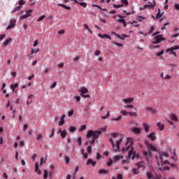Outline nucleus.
Instances as JSON below:
<instances>
[{
  "label": "nucleus",
  "instance_id": "obj_26",
  "mask_svg": "<svg viewBox=\"0 0 179 179\" xmlns=\"http://www.w3.org/2000/svg\"><path fill=\"white\" fill-rule=\"evenodd\" d=\"M99 174H108V171L104 169H101L98 171Z\"/></svg>",
  "mask_w": 179,
  "mask_h": 179
},
{
  "label": "nucleus",
  "instance_id": "obj_46",
  "mask_svg": "<svg viewBox=\"0 0 179 179\" xmlns=\"http://www.w3.org/2000/svg\"><path fill=\"white\" fill-rule=\"evenodd\" d=\"M122 116L119 115L117 117L112 119V121H120V120H122Z\"/></svg>",
  "mask_w": 179,
  "mask_h": 179
},
{
  "label": "nucleus",
  "instance_id": "obj_50",
  "mask_svg": "<svg viewBox=\"0 0 179 179\" xmlns=\"http://www.w3.org/2000/svg\"><path fill=\"white\" fill-rule=\"evenodd\" d=\"M77 142H78L79 146H81V145H82V137H78L77 138Z\"/></svg>",
  "mask_w": 179,
  "mask_h": 179
},
{
  "label": "nucleus",
  "instance_id": "obj_52",
  "mask_svg": "<svg viewBox=\"0 0 179 179\" xmlns=\"http://www.w3.org/2000/svg\"><path fill=\"white\" fill-rule=\"evenodd\" d=\"M120 114H122V115H128L129 112H127V110H122L120 111Z\"/></svg>",
  "mask_w": 179,
  "mask_h": 179
},
{
  "label": "nucleus",
  "instance_id": "obj_58",
  "mask_svg": "<svg viewBox=\"0 0 179 179\" xmlns=\"http://www.w3.org/2000/svg\"><path fill=\"white\" fill-rule=\"evenodd\" d=\"M107 166L110 167L113 164V160L111 159H109V161L107 162Z\"/></svg>",
  "mask_w": 179,
  "mask_h": 179
},
{
  "label": "nucleus",
  "instance_id": "obj_3",
  "mask_svg": "<svg viewBox=\"0 0 179 179\" xmlns=\"http://www.w3.org/2000/svg\"><path fill=\"white\" fill-rule=\"evenodd\" d=\"M101 135V131H93L89 130L87 134V139H90L93 136L94 139H98V138Z\"/></svg>",
  "mask_w": 179,
  "mask_h": 179
},
{
  "label": "nucleus",
  "instance_id": "obj_42",
  "mask_svg": "<svg viewBox=\"0 0 179 179\" xmlns=\"http://www.w3.org/2000/svg\"><path fill=\"white\" fill-rule=\"evenodd\" d=\"M76 131V127H73V126H71L69 127V131L70 132H75Z\"/></svg>",
  "mask_w": 179,
  "mask_h": 179
},
{
  "label": "nucleus",
  "instance_id": "obj_6",
  "mask_svg": "<svg viewBox=\"0 0 179 179\" xmlns=\"http://www.w3.org/2000/svg\"><path fill=\"white\" fill-rule=\"evenodd\" d=\"M142 153L143 156H145L146 162H150V159H152V152L150 151L143 150Z\"/></svg>",
  "mask_w": 179,
  "mask_h": 179
},
{
  "label": "nucleus",
  "instance_id": "obj_23",
  "mask_svg": "<svg viewBox=\"0 0 179 179\" xmlns=\"http://www.w3.org/2000/svg\"><path fill=\"white\" fill-rule=\"evenodd\" d=\"M22 6H18L15 8H13V10L11 11V13H16V12H19L20 9H22Z\"/></svg>",
  "mask_w": 179,
  "mask_h": 179
},
{
  "label": "nucleus",
  "instance_id": "obj_44",
  "mask_svg": "<svg viewBox=\"0 0 179 179\" xmlns=\"http://www.w3.org/2000/svg\"><path fill=\"white\" fill-rule=\"evenodd\" d=\"M112 43L114 44V45H117V47H123L124 45L122 43H118L115 41H113Z\"/></svg>",
  "mask_w": 179,
  "mask_h": 179
},
{
  "label": "nucleus",
  "instance_id": "obj_32",
  "mask_svg": "<svg viewBox=\"0 0 179 179\" xmlns=\"http://www.w3.org/2000/svg\"><path fill=\"white\" fill-rule=\"evenodd\" d=\"M136 166H137L138 169H141V167H145V164L142 162H138L136 164Z\"/></svg>",
  "mask_w": 179,
  "mask_h": 179
},
{
  "label": "nucleus",
  "instance_id": "obj_48",
  "mask_svg": "<svg viewBox=\"0 0 179 179\" xmlns=\"http://www.w3.org/2000/svg\"><path fill=\"white\" fill-rule=\"evenodd\" d=\"M154 30H155V27L151 26V27H150V30H149V31H148V34H152V33H153Z\"/></svg>",
  "mask_w": 179,
  "mask_h": 179
},
{
  "label": "nucleus",
  "instance_id": "obj_29",
  "mask_svg": "<svg viewBox=\"0 0 179 179\" xmlns=\"http://www.w3.org/2000/svg\"><path fill=\"white\" fill-rule=\"evenodd\" d=\"M157 127L159 128L160 131H163V129H164V124H162V122H158L157 124Z\"/></svg>",
  "mask_w": 179,
  "mask_h": 179
},
{
  "label": "nucleus",
  "instance_id": "obj_47",
  "mask_svg": "<svg viewBox=\"0 0 179 179\" xmlns=\"http://www.w3.org/2000/svg\"><path fill=\"white\" fill-rule=\"evenodd\" d=\"M80 59V56H76L73 59V62H78Z\"/></svg>",
  "mask_w": 179,
  "mask_h": 179
},
{
  "label": "nucleus",
  "instance_id": "obj_62",
  "mask_svg": "<svg viewBox=\"0 0 179 179\" xmlns=\"http://www.w3.org/2000/svg\"><path fill=\"white\" fill-rule=\"evenodd\" d=\"M101 51L100 50H96L95 52H94V54H95V55H96L97 57H99V55H100V54H101Z\"/></svg>",
  "mask_w": 179,
  "mask_h": 179
},
{
  "label": "nucleus",
  "instance_id": "obj_36",
  "mask_svg": "<svg viewBox=\"0 0 179 179\" xmlns=\"http://www.w3.org/2000/svg\"><path fill=\"white\" fill-rule=\"evenodd\" d=\"M38 51H40L39 48H38V49L32 48L31 51V55H33V54H36V52H38Z\"/></svg>",
  "mask_w": 179,
  "mask_h": 179
},
{
  "label": "nucleus",
  "instance_id": "obj_5",
  "mask_svg": "<svg viewBox=\"0 0 179 179\" xmlns=\"http://www.w3.org/2000/svg\"><path fill=\"white\" fill-rule=\"evenodd\" d=\"M163 157H169V153L166 152H159V159L161 160L162 164H170V162L169 160L163 162Z\"/></svg>",
  "mask_w": 179,
  "mask_h": 179
},
{
  "label": "nucleus",
  "instance_id": "obj_7",
  "mask_svg": "<svg viewBox=\"0 0 179 179\" xmlns=\"http://www.w3.org/2000/svg\"><path fill=\"white\" fill-rule=\"evenodd\" d=\"M155 6H156V1H153L152 3H150V4L148 5H144L143 7L141 8V10H143V9H155Z\"/></svg>",
  "mask_w": 179,
  "mask_h": 179
},
{
  "label": "nucleus",
  "instance_id": "obj_57",
  "mask_svg": "<svg viewBox=\"0 0 179 179\" xmlns=\"http://www.w3.org/2000/svg\"><path fill=\"white\" fill-rule=\"evenodd\" d=\"M20 6H23V5H24L25 2L24 0H20L18 2Z\"/></svg>",
  "mask_w": 179,
  "mask_h": 179
},
{
  "label": "nucleus",
  "instance_id": "obj_56",
  "mask_svg": "<svg viewBox=\"0 0 179 179\" xmlns=\"http://www.w3.org/2000/svg\"><path fill=\"white\" fill-rule=\"evenodd\" d=\"M73 110H71L70 111L68 112V117H72L73 115Z\"/></svg>",
  "mask_w": 179,
  "mask_h": 179
},
{
  "label": "nucleus",
  "instance_id": "obj_14",
  "mask_svg": "<svg viewBox=\"0 0 179 179\" xmlns=\"http://www.w3.org/2000/svg\"><path fill=\"white\" fill-rule=\"evenodd\" d=\"M147 137L148 138V139H150V141H155L157 139L156 134H155V132L150 133L147 136Z\"/></svg>",
  "mask_w": 179,
  "mask_h": 179
},
{
  "label": "nucleus",
  "instance_id": "obj_25",
  "mask_svg": "<svg viewBox=\"0 0 179 179\" xmlns=\"http://www.w3.org/2000/svg\"><path fill=\"white\" fill-rule=\"evenodd\" d=\"M10 41H12V38H7V39L2 43L3 47H5V45H8L9 44V43H10Z\"/></svg>",
  "mask_w": 179,
  "mask_h": 179
},
{
  "label": "nucleus",
  "instance_id": "obj_55",
  "mask_svg": "<svg viewBox=\"0 0 179 179\" xmlns=\"http://www.w3.org/2000/svg\"><path fill=\"white\" fill-rule=\"evenodd\" d=\"M121 3L123 5H126V6H128V0H121Z\"/></svg>",
  "mask_w": 179,
  "mask_h": 179
},
{
  "label": "nucleus",
  "instance_id": "obj_49",
  "mask_svg": "<svg viewBox=\"0 0 179 179\" xmlns=\"http://www.w3.org/2000/svg\"><path fill=\"white\" fill-rule=\"evenodd\" d=\"M45 19V15H41L39 18L37 19V22H41Z\"/></svg>",
  "mask_w": 179,
  "mask_h": 179
},
{
  "label": "nucleus",
  "instance_id": "obj_19",
  "mask_svg": "<svg viewBox=\"0 0 179 179\" xmlns=\"http://www.w3.org/2000/svg\"><path fill=\"white\" fill-rule=\"evenodd\" d=\"M99 37L101 38H108V40H111V36L110 35L106 34H99Z\"/></svg>",
  "mask_w": 179,
  "mask_h": 179
},
{
  "label": "nucleus",
  "instance_id": "obj_51",
  "mask_svg": "<svg viewBox=\"0 0 179 179\" xmlns=\"http://www.w3.org/2000/svg\"><path fill=\"white\" fill-rule=\"evenodd\" d=\"M119 17H122L121 19H118L117 22H120V23H123L125 21V19H124L122 16L119 15Z\"/></svg>",
  "mask_w": 179,
  "mask_h": 179
},
{
  "label": "nucleus",
  "instance_id": "obj_54",
  "mask_svg": "<svg viewBox=\"0 0 179 179\" xmlns=\"http://www.w3.org/2000/svg\"><path fill=\"white\" fill-rule=\"evenodd\" d=\"M80 96H82V97H83V99H89V98H90V94H80Z\"/></svg>",
  "mask_w": 179,
  "mask_h": 179
},
{
  "label": "nucleus",
  "instance_id": "obj_38",
  "mask_svg": "<svg viewBox=\"0 0 179 179\" xmlns=\"http://www.w3.org/2000/svg\"><path fill=\"white\" fill-rule=\"evenodd\" d=\"M163 54H164V50H162L160 52H158L155 54V55H157V57H160L161 55H163Z\"/></svg>",
  "mask_w": 179,
  "mask_h": 179
},
{
  "label": "nucleus",
  "instance_id": "obj_24",
  "mask_svg": "<svg viewBox=\"0 0 179 179\" xmlns=\"http://www.w3.org/2000/svg\"><path fill=\"white\" fill-rule=\"evenodd\" d=\"M143 126L144 127L145 131L148 134V132H149V129L150 128V126L147 123H143Z\"/></svg>",
  "mask_w": 179,
  "mask_h": 179
},
{
  "label": "nucleus",
  "instance_id": "obj_41",
  "mask_svg": "<svg viewBox=\"0 0 179 179\" xmlns=\"http://www.w3.org/2000/svg\"><path fill=\"white\" fill-rule=\"evenodd\" d=\"M86 129V124L81 125L79 129V132H82V131H85Z\"/></svg>",
  "mask_w": 179,
  "mask_h": 179
},
{
  "label": "nucleus",
  "instance_id": "obj_37",
  "mask_svg": "<svg viewBox=\"0 0 179 179\" xmlns=\"http://www.w3.org/2000/svg\"><path fill=\"white\" fill-rule=\"evenodd\" d=\"M120 159H124V157L120 156V155H115L113 157L114 160H120Z\"/></svg>",
  "mask_w": 179,
  "mask_h": 179
},
{
  "label": "nucleus",
  "instance_id": "obj_15",
  "mask_svg": "<svg viewBox=\"0 0 179 179\" xmlns=\"http://www.w3.org/2000/svg\"><path fill=\"white\" fill-rule=\"evenodd\" d=\"M80 94H86V93H89V90L86 88V87H82L80 89L78 90Z\"/></svg>",
  "mask_w": 179,
  "mask_h": 179
},
{
  "label": "nucleus",
  "instance_id": "obj_1",
  "mask_svg": "<svg viewBox=\"0 0 179 179\" xmlns=\"http://www.w3.org/2000/svg\"><path fill=\"white\" fill-rule=\"evenodd\" d=\"M132 145H134V138H127L125 143V145L127 146L126 150L125 148H123V152H125V150H129L128 157L129 159L131 158V160H134L135 157H136V152L135 151V148L132 147Z\"/></svg>",
  "mask_w": 179,
  "mask_h": 179
},
{
  "label": "nucleus",
  "instance_id": "obj_59",
  "mask_svg": "<svg viewBox=\"0 0 179 179\" xmlns=\"http://www.w3.org/2000/svg\"><path fill=\"white\" fill-rule=\"evenodd\" d=\"M164 79L165 80H169V79H171V76H170V75H166V76H164Z\"/></svg>",
  "mask_w": 179,
  "mask_h": 179
},
{
  "label": "nucleus",
  "instance_id": "obj_60",
  "mask_svg": "<svg viewBox=\"0 0 179 179\" xmlns=\"http://www.w3.org/2000/svg\"><path fill=\"white\" fill-rule=\"evenodd\" d=\"M88 153H92V145H89L87 148Z\"/></svg>",
  "mask_w": 179,
  "mask_h": 179
},
{
  "label": "nucleus",
  "instance_id": "obj_20",
  "mask_svg": "<svg viewBox=\"0 0 179 179\" xmlns=\"http://www.w3.org/2000/svg\"><path fill=\"white\" fill-rule=\"evenodd\" d=\"M86 164L87 166H89V164H92V166H96V164H97V162L96 161L92 160V159H88Z\"/></svg>",
  "mask_w": 179,
  "mask_h": 179
},
{
  "label": "nucleus",
  "instance_id": "obj_16",
  "mask_svg": "<svg viewBox=\"0 0 179 179\" xmlns=\"http://www.w3.org/2000/svg\"><path fill=\"white\" fill-rule=\"evenodd\" d=\"M59 134H60L62 139H65L66 136V130H63L62 129H59Z\"/></svg>",
  "mask_w": 179,
  "mask_h": 179
},
{
  "label": "nucleus",
  "instance_id": "obj_4",
  "mask_svg": "<svg viewBox=\"0 0 179 179\" xmlns=\"http://www.w3.org/2000/svg\"><path fill=\"white\" fill-rule=\"evenodd\" d=\"M157 34H160V31H156L152 34L155 40L152 41V44H159V43H162V41H164V40H165V38H163V35H157Z\"/></svg>",
  "mask_w": 179,
  "mask_h": 179
},
{
  "label": "nucleus",
  "instance_id": "obj_31",
  "mask_svg": "<svg viewBox=\"0 0 179 179\" xmlns=\"http://www.w3.org/2000/svg\"><path fill=\"white\" fill-rule=\"evenodd\" d=\"M171 118V120H173V121H175V122H177V121H178V118L177 117V115H176L175 114H172Z\"/></svg>",
  "mask_w": 179,
  "mask_h": 179
},
{
  "label": "nucleus",
  "instance_id": "obj_12",
  "mask_svg": "<svg viewBox=\"0 0 179 179\" xmlns=\"http://www.w3.org/2000/svg\"><path fill=\"white\" fill-rule=\"evenodd\" d=\"M16 26V20L15 19H10V24L7 27V30H9L10 29H13Z\"/></svg>",
  "mask_w": 179,
  "mask_h": 179
},
{
  "label": "nucleus",
  "instance_id": "obj_34",
  "mask_svg": "<svg viewBox=\"0 0 179 179\" xmlns=\"http://www.w3.org/2000/svg\"><path fill=\"white\" fill-rule=\"evenodd\" d=\"M35 171L36 173H38V174H40L41 173V171H38V163H36L35 164Z\"/></svg>",
  "mask_w": 179,
  "mask_h": 179
},
{
  "label": "nucleus",
  "instance_id": "obj_10",
  "mask_svg": "<svg viewBox=\"0 0 179 179\" xmlns=\"http://www.w3.org/2000/svg\"><path fill=\"white\" fill-rule=\"evenodd\" d=\"M33 12V10L28 9L26 10L25 15H22L20 16V19H27V17H30L31 16V13Z\"/></svg>",
  "mask_w": 179,
  "mask_h": 179
},
{
  "label": "nucleus",
  "instance_id": "obj_17",
  "mask_svg": "<svg viewBox=\"0 0 179 179\" xmlns=\"http://www.w3.org/2000/svg\"><path fill=\"white\" fill-rule=\"evenodd\" d=\"M122 101H123V103H125V104H129L132 103V101H134V98L123 99H122Z\"/></svg>",
  "mask_w": 179,
  "mask_h": 179
},
{
  "label": "nucleus",
  "instance_id": "obj_40",
  "mask_svg": "<svg viewBox=\"0 0 179 179\" xmlns=\"http://www.w3.org/2000/svg\"><path fill=\"white\" fill-rule=\"evenodd\" d=\"M133 174H139V169H132Z\"/></svg>",
  "mask_w": 179,
  "mask_h": 179
},
{
  "label": "nucleus",
  "instance_id": "obj_22",
  "mask_svg": "<svg viewBox=\"0 0 179 179\" xmlns=\"http://www.w3.org/2000/svg\"><path fill=\"white\" fill-rule=\"evenodd\" d=\"M164 15V13H162L160 8H158V13L156 15V19H160Z\"/></svg>",
  "mask_w": 179,
  "mask_h": 179
},
{
  "label": "nucleus",
  "instance_id": "obj_28",
  "mask_svg": "<svg viewBox=\"0 0 179 179\" xmlns=\"http://www.w3.org/2000/svg\"><path fill=\"white\" fill-rule=\"evenodd\" d=\"M57 5H58V6H62V8H64V9H66V10H71V7H69L68 6H66V5L62 4V3H59Z\"/></svg>",
  "mask_w": 179,
  "mask_h": 179
},
{
  "label": "nucleus",
  "instance_id": "obj_43",
  "mask_svg": "<svg viewBox=\"0 0 179 179\" xmlns=\"http://www.w3.org/2000/svg\"><path fill=\"white\" fill-rule=\"evenodd\" d=\"M78 4L80 5V6H83V8H86V6H87V3L80 1L78 2Z\"/></svg>",
  "mask_w": 179,
  "mask_h": 179
},
{
  "label": "nucleus",
  "instance_id": "obj_8",
  "mask_svg": "<svg viewBox=\"0 0 179 179\" xmlns=\"http://www.w3.org/2000/svg\"><path fill=\"white\" fill-rule=\"evenodd\" d=\"M145 146H147L148 150H150L151 152H156V147L152 145V143H150L149 141H145Z\"/></svg>",
  "mask_w": 179,
  "mask_h": 179
},
{
  "label": "nucleus",
  "instance_id": "obj_35",
  "mask_svg": "<svg viewBox=\"0 0 179 179\" xmlns=\"http://www.w3.org/2000/svg\"><path fill=\"white\" fill-rule=\"evenodd\" d=\"M128 115L130 117H138V114L136 112H129Z\"/></svg>",
  "mask_w": 179,
  "mask_h": 179
},
{
  "label": "nucleus",
  "instance_id": "obj_64",
  "mask_svg": "<svg viewBox=\"0 0 179 179\" xmlns=\"http://www.w3.org/2000/svg\"><path fill=\"white\" fill-rule=\"evenodd\" d=\"M117 179H122V174L121 173L117 174Z\"/></svg>",
  "mask_w": 179,
  "mask_h": 179
},
{
  "label": "nucleus",
  "instance_id": "obj_30",
  "mask_svg": "<svg viewBox=\"0 0 179 179\" xmlns=\"http://www.w3.org/2000/svg\"><path fill=\"white\" fill-rule=\"evenodd\" d=\"M146 176H147V178L148 179H152L153 178V175L152 174V172H150V171L146 172Z\"/></svg>",
  "mask_w": 179,
  "mask_h": 179
},
{
  "label": "nucleus",
  "instance_id": "obj_45",
  "mask_svg": "<svg viewBox=\"0 0 179 179\" xmlns=\"http://www.w3.org/2000/svg\"><path fill=\"white\" fill-rule=\"evenodd\" d=\"M64 160H65L66 164H69V160H70L69 157L68 156L64 157Z\"/></svg>",
  "mask_w": 179,
  "mask_h": 179
},
{
  "label": "nucleus",
  "instance_id": "obj_27",
  "mask_svg": "<svg viewBox=\"0 0 179 179\" xmlns=\"http://www.w3.org/2000/svg\"><path fill=\"white\" fill-rule=\"evenodd\" d=\"M117 38H120V40H125V37L128 38L129 36L125 34H122V36L120 34H117Z\"/></svg>",
  "mask_w": 179,
  "mask_h": 179
},
{
  "label": "nucleus",
  "instance_id": "obj_61",
  "mask_svg": "<svg viewBox=\"0 0 179 179\" xmlns=\"http://www.w3.org/2000/svg\"><path fill=\"white\" fill-rule=\"evenodd\" d=\"M5 37H6V34H3L2 35L0 36V41H2V40H3V38H5Z\"/></svg>",
  "mask_w": 179,
  "mask_h": 179
},
{
  "label": "nucleus",
  "instance_id": "obj_63",
  "mask_svg": "<svg viewBox=\"0 0 179 179\" xmlns=\"http://www.w3.org/2000/svg\"><path fill=\"white\" fill-rule=\"evenodd\" d=\"M174 6H175V8L176 10H179V4L178 3H175Z\"/></svg>",
  "mask_w": 179,
  "mask_h": 179
},
{
  "label": "nucleus",
  "instance_id": "obj_39",
  "mask_svg": "<svg viewBox=\"0 0 179 179\" xmlns=\"http://www.w3.org/2000/svg\"><path fill=\"white\" fill-rule=\"evenodd\" d=\"M48 177V171L46 169L44 170L43 178L47 179Z\"/></svg>",
  "mask_w": 179,
  "mask_h": 179
},
{
  "label": "nucleus",
  "instance_id": "obj_18",
  "mask_svg": "<svg viewBox=\"0 0 179 179\" xmlns=\"http://www.w3.org/2000/svg\"><path fill=\"white\" fill-rule=\"evenodd\" d=\"M131 132H133V134H141V128H139V127H133L131 129Z\"/></svg>",
  "mask_w": 179,
  "mask_h": 179
},
{
  "label": "nucleus",
  "instance_id": "obj_13",
  "mask_svg": "<svg viewBox=\"0 0 179 179\" xmlns=\"http://www.w3.org/2000/svg\"><path fill=\"white\" fill-rule=\"evenodd\" d=\"M169 152L171 153V159H172L175 162H177V157H176L177 156V154L176 153V149L172 150L171 148H169Z\"/></svg>",
  "mask_w": 179,
  "mask_h": 179
},
{
  "label": "nucleus",
  "instance_id": "obj_2",
  "mask_svg": "<svg viewBox=\"0 0 179 179\" xmlns=\"http://www.w3.org/2000/svg\"><path fill=\"white\" fill-rule=\"evenodd\" d=\"M109 135L111 136V138H109L110 143L111 144L113 148L116 147V149L114 150L115 152L120 150V145L121 144V142H122V136H121V134L118 133H110L109 134ZM115 140L116 145L114 143V141Z\"/></svg>",
  "mask_w": 179,
  "mask_h": 179
},
{
  "label": "nucleus",
  "instance_id": "obj_53",
  "mask_svg": "<svg viewBox=\"0 0 179 179\" xmlns=\"http://www.w3.org/2000/svg\"><path fill=\"white\" fill-rule=\"evenodd\" d=\"M110 117V111H108L106 116H101L102 120H106V118H108Z\"/></svg>",
  "mask_w": 179,
  "mask_h": 179
},
{
  "label": "nucleus",
  "instance_id": "obj_33",
  "mask_svg": "<svg viewBox=\"0 0 179 179\" xmlns=\"http://www.w3.org/2000/svg\"><path fill=\"white\" fill-rule=\"evenodd\" d=\"M17 86H19L18 83H15V85H11L10 86V89L12 90L13 92H15V89H16V87H17Z\"/></svg>",
  "mask_w": 179,
  "mask_h": 179
},
{
  "label": "nucleus",
  "instance_id": "obj_21",
  "mask_svg": "<svg viewBox=\"0 0 179 179\" xmlns=\"http://www.w3.org/2000/svg\"><path fill=\"white\" fill-rule=\"evenodd\" d=\"M64 124H65V115H62V116L61 117L59 122V125L60 127H62V125H64Z\"/></svg>",
  "mask_w": 179,
  "mask_h": 179
},
{
  "label": "nucleus",
  "instance_id": "obj_9",
  "mask_svg": "<svg viewBox=\"0 0 179 179\" xmlns=\"http://www.w3.org/2000/svg\"><path fill=\"white\" fill-rule=\"evenodd\" d=\"M144 108L147 111V113H150V114H152L154 115L157 113V110L156 109L150 106H145Z\"/></svg>",
  "mask_w": 179,
  "mask_h": 179
},
{
  "label": "nucleus",
  "instance_id": "obj_11",
  "mask_svg": "<svg viewBox=\"0 0 179 179\" xmlns=\"http://www.w3.org/2000/svg\"><path fill=\"white\" fill-rule=\"evenodd\" d=\"M179 50V45L173 46L171 48H167L165 50V52H170L171 55L174 51Z\"/></svg>",
  "mask_w": 179,
  "mask_h": 179
}]
</instances>
